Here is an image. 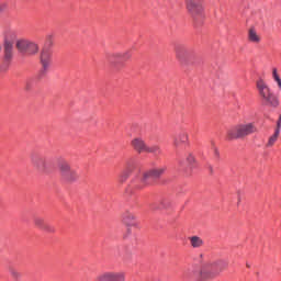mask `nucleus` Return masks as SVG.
<instances>
[{
    "label": "nucleus",
    "mask_w": 281,
    "mask_h": 281,
    "mask_svg": "<svg viewBox=\"0 0 281 281\" xmlns=\"http://www.w3.org/2000/svg\"><path fill=\"white\" fill-rule=\"evenodd\" d=\"M186 54H188V50H186L184 47L178 46L176 48V57L178 60H183V58H186Z\"/></svg>",
    "instance_id": "a878e982"
},
{
    "label": "nucleus",
    "mask_w": 281,
    "mask_h": 281,
    "mask_svg": "<svg viewBox=\"0 0 281 281\" xmlns=\"http://www.w3.org/2000/svg\"><path fill=\"white\" fill-rule=\"evenodd\" d=\"M4 36V43H12L14 44V41H16V31L14 29H5L3 32Z\"/></svg>",
    "instance_id": "6ab92c4d"
},
{
    "label": "nucleus",
    "mask_w": 281,
    "mask_h": 281,
    "mask_svg": "<svg viewBox=\"0 0 281 281\" xmlns=\"http://www.w3.org/2000/svg\"><path fill=\"white\" fill-rule=\"evenodd\" d=\"M3 47H4V59L7 61L12 60V52L14 49V44L4 42Z\"/></svg>",
    "instance_id": "4be33fe9"
},
{
    "label": "nucleus",
    "mask_w": 281,
    "mask_h": 281,
    "mask_svg": "<svg viewBox=\"0 0 281 281\" xmlns=\"http://www.w3.org/2000/svg\"><path fill=\"white\" fill-rule=\"evenodd\" d=\"M213 157L214 159H216V161H218V159H221V153L218 151V148L213 147Z\"/></svg>",
    "instance_id": "c85d7f7f"
},
{
    "label": "nucleus",
    "mask_w": 281,
    "mask_h": 281,
    "mask_svg": "<svg viewBox=\"0 0 281 281\" xmlns=\"http://www.w3.org/2000/svg\"><path fill=\"white\" fill-rule=\"evenodd\" d=\"M172 205H175V202H172V200H170L168 198H164L162 200H160L159 209L160 210H170V207H172Z\"/></svg>",
    "instance_id": "393cba45"
},
{
    "label": "nucleus",
    "mask_w": 281,
    "mask_h": 281,
    "mask_svg": "<svg viewBox=\"0 0 281 281\" xmlns=\"http://www.w3.org/2000/svg\"><path fill=\"white\" fill-rule=\"evenodd\" d=\"M52 45H54V42L48 40L40 53L42 74H47L52 67V64L54 63V50L52 49Z\"/></svg>",
    "instance_id": "0eeeda50"
},
{
    "label": "nucleus",
    "mask_w": 281,
    "mask_h": 281,
    "mask_svg": "<svg viewBox=\"0 0 281 281\" xmlns=\"http://www.w3.org/2000/svg\"><path fill=\"white\" fill-rule=\"evenodd\" d=\"M131 58H133V49L108 53L105 55V60L111 65V67H114V69H122Z\"/></svg>",
    "instance_id": "423d86ee"
},
{
    "label": "nucleus",
    "mask_w": 281,
    "mask_h": 281,
    "mask_svg": "<svg viewBox=\"0 0 281 281\" xmlns=\"http://www.w3.org/2000/svg\"><path fill=\"white\" fill-rule=\"evenodd\" d=\"M123 223L127 225V227H137V217L133 213H124Z\"/></svg>",
    "instance_id": "f3484780"
},
{
    "label": "nucleus",
    "mask_w": 281,
    "mask_h": 281,
    "mask_svg": "<svg viewBox=\"0 0 281 281\" xmlns=\"http://www.w3.org/2000/svg\"><path fill=\"white\" fill-rule=\"evenodd\" d=\"M280 131H281V116H279V119L277 121V127H276L274 132L280 134Z\"/></svg>",
    "instance_id": "c756f323"
},
{
    "label": "nucleus",
    "mask_w": 281,
    "mask_h": 281,
    "mask_svg": "<svg viewBox=\"0 0 281 281\" xmlns=\"http://www.w3.org/2000/svg\"><path fill=\"white\" fill-rule=\"evenodd\" d=\"M189 241H190L191 247H193V249H201V247H203V245H205V241H203V238H201L199 236L189 237Z\"/></svg>",
    "instance_id": "412c9836"
},
{
    "label": "nucleus",
    "mask_w": 281,
    "mask_h": 281,
    "mask_svg": "<svg viewBox=\"0 0 281 281\" xmlns=\"http://www.w3.org/2000/svg\"><path fill=\"white\" fill-rule=\"evenodd\" d=\"M167 170H168L167 166H160V167L146 170L145 175H147L149 182L153 184V181H155V179H161V177L166 175Z\"/></svg>",
    "instance_id": "2eb2a0df"
},
{
    "label": "nucleus",
    "mask_w": 281,
    "mask_h": 281,
    "mask_svg": "<svg viewBox=\"0 0 281 281\" xmlns=\"http://www.w3.org/2000/svg\"><path fill=\"white\" fill-rule=\"evenodd\" d=\"M272 76H273V79L276 80V82L278 83L279 89H281V79H280V75H278L277 68H273Z\"/></svg>",
    "instance_id": "cd10ccee"
},
{
    "label": "nucleus",
    "mask_w": 281,
    "mask_h": 281,
    "mask_svg": "<svg viewBox=\"0 0 281 281\" xmlns=\"http://www.w3.org/2000/svg\"><path fill=\"white\" fill-rule=\"evenodd\" d=\"M33 223L37 229H41V232H45L46 234H55L56 227L45 221V218L41 216H36L33 220Z\"/></svg>",
    "instance_id": "4468645a"
},
{
    "label": "nucleus",
    "mask_w": 281,
    "mask_h": 281,
    "mask_svg": "<svg viewBox=\"0 0 281 281\" xmlns=\"http://www.w3.org/2000/svg\"><path fill=\"white\" fill-rule=\"evenodd\" d=\"M16 49L24 56H34L38 54V45L29 40H19L15 44Z\"/></svg>",
    "instance_id": "1a4fd4ad"
},
{
    "label": "nucleus",
    "mask_w": 281,
    "mask_h": 281,
    "mask_svg": "<svg viewBox=\"0 0 281 281\" xmlns=\"http://www.w3.org/2000/svg\"><path fill=\"white\" fill-rule=\"evenodd\" d=\"M31 165L37 172H41L42 175H49L50 172H54L55 168L54 164L47 156H43L42 154H38L36 151L32 153L30 156Z\"/></svg>",
    "instance_id": "7ed1b4c3"
},
{
    "label": "nucleus",
    "mask_w": 281,
    "mask_h": 281,
    "mask_svg": "<svg viewBox=\"0 0 281 281\" xmlns=\"http://www.w3.org/2000/svg\"><path fill=\"white\" fill-rule=\"evenodd\" d=\"M148 186L153 184L145 171L142 176H135L132 178L130 182V188H132V190H144L145 188H148Z\"/></svg>",
    "instance_id": "9b49d317"
},
{
    "label": "nucleus",
    "mask_w": 281,
    "mask_h": 281,
    "mask_svg": "<svg viewBox=\"0 0 281 281\" xmlns=\"http://www.w3.org/2000/svg\"><path fill=\"white\" fill-rule=\"evenodd\" d=\"M0 52H1V45H0Z\"/></svg>",
    "instance_id": "473e14b6"
},
{
    "label": "nucleus",
    "mask_w": 281,
    "mask_h": 281,
    "mask_svg": "<svg viewBox=\"0 0 281 281\" xmlns=\"http://www.w3.org/2000/svg\"><path fill=\"white\" fill-rule=\"evenodd\" d=\"M0 12H3V5L0 4Z\"/></svg>",
    "instance_id": "2f4dec72"
},
{
    "label": "nucleus",
    "mask_w": 281,
    "mask_h": 281,
    "mask_svg": "<svg viewBox=\"0 0 281 281\" xmlns=\"http://www.w3.org/2000/svg\"><path fill=\"white\" fill-rule=\"evenodd\" d=\"M278 137H280V133L274 132L273 135H271L268 138V142L266 144V148H273V146H276V142H278Z\"/></svg>",
    "instance_id": "b1692460"
},
{
    "label": "nucleus",
    "mask_w": 281,
    "mask_h": 281,
    "mask_svg": "<svg viewBox=\"0 0 281 281\" xmlns=\"http://www.w3.org/2000/svg\"><path fill=\"white\" fill-rule=\"evenodd\" d=\"M131 146L135 153L142 155L143 153H147L149 155H154L155 157H159L164 151L161 150V146L159 145H148L146 140L142 137H136L131 140Z\"/></svg>",
    "instance_id": "20e7f679"
},
{
    "label": "nucleus",
    "mask_w": 281,
    "mask_h": 281,
    "mask_svg": "<svg viewBox=\"0 0 281 281\" xmlns=\"http://www.w3.org/2000/svg\"><path fill=\"white\" fill-rule=\"evenodd\" d=\"M131 175L128 171L126 170H122L120 173H119V177H117V183H120L121 186H123V183H126L128 181V179H131Z\"/></svg>",
    "instance_id": "5701e85b"
},
{
    "label": "nucleus",
    "mask_w": 281,
    "mask_h": 281,
    "mask_svg": "<svg viewBox=\"0 0 281 281\" xmlns=\"http://www.w3.org/2000/svg\"><path fill=\"white\" fill-rule=\"evenodd\" d=\"M227 269V261L218 260L205 262L202 266H192L186 272V278L191 281L214 280Z\"/></svg>",
    "instance_id": "f257e3e1"
},
{
    "label": "nucleus",
    "mask_w": 281,
    "mask_h": 281,
    "mask_svg": "<svg viewBox=\"0 0 281 281\" xmlns=\"http://www.w3.org/2000/svg\"><path fill=\"white\" fill-rule=\"evenodd\" d=\"M57 167L61 180H64L66 183H74V181H78V179L80 178L78 171L72 169L69 161H67V159L63 157L57 158Z\"/></svg>",
    "instance_id": "39448f33"
},
{
    "label": "nucleus",
    "mask_w": 281,
    "mask_h": 281,
    "mask_svg": "<svg viewBox=\"0 0 281 281\" xmlns=\"http://www.w3.org/2000/svg\"><path fill=\"white\" fill-rule=\"evenodd\" d=\"M9 67H10V64H2V65L0 66V70H1V71H5Z\"/></svg>",
    "instance_id": "7c9ffc66"
},
{
    "label": "nucleus",
    "mask_w": 281,
    "mask_h": 281,
    "mask_svg": "<svg viewBox=\"0 0 281 281\" xmlns=\"http://www.w3.org/2000/svg\"><path fill=\"white\" fill-rule=\"evenodd\" d=\"M190 146V138L186 132H180L173 136V147L176 150H183Z\"/></svg>",
    "instance_id": "ddd939ff"
},
{
    "label": "nucleus",
    "mask_w": 281,
    "mask_h": 281,
    "mask_svg": "<svg viewBox=\"0 0 281 281\" xmlns=\"http://www.w3.org/2000/svg\"><path fill=\"white\" fill-rule=\"evenodd\" d=\"M257 89L260 98H262V101L265 104H267V106H279L280 101L278 100V97L271 92V89H269V86H267L265 80L259 79L257 81Z\"/></svg>",
    "instance_id": "6e6552de"
},
{
    "label": "nucleus",
    "mask_w": 281,
    "mask_h": 281,
    "mask_svg": "<svg viewBox=\"0 0 281 281\" xmlns=\"http://www.w3.org/2000/svg\"><path fill=\"white\" fill-rule=\"evenodd\" d=\"M95 281H126L124 272L108 271L99 274Z\"/></svg>",
    "instance_id": "f8f14e48"
},
{
    "label": "nucleus",
    "mask_w": 281,
    "mask_h": 281,
    "mask_svg": "<svg viewBox=\"0 0 281 281\" xmlns=\"http://www.w3.org/2000/svg\"><path fill=\"white\" fill-rule=\"evenodd\" d=\"M257 131L258 127H256V123H238L227 130L226 139L228 142H233L234 139H245V137L254 135Z\"/></svg>",
    "instance_id": "f03ea898"
},
{
    "label": "nucleus",
    "mask_w": 281,
    "mask_h": 281,
    "mask_svg": "<svg viewBox=\"0 0 281 281\" xmlns=\"http://www.w3.org/2000/svg\"><path fill=\"white\" fill-rule=\"evenodd\" d=\"M186 5L193 19H201L203 16V0H186Z\"/></svg>",
    "instance_id": "9d476101"
},
{
    "label": "nucleus",
    "mask_w": 281,
    "mask_h": 281,
    "mask_svg": "<svg viewBox=\"0 0 281 281\" xmlns=\"http://www.w3.org/2000/svg\"><path fill=\"white\" fill-rule=\"evenodd\" d=\"M248 41L249 43H254L255 45H258L260 41H262L258 32L256 31V27H250L248 30Z\"/></svg>",
    "instance_id": "aec40b11"
},
{
    "label": "nucleus",
    "mask_w": 281,
    "mask_h": 281,
    "mask_svg": "<svg viewBox=\"0 0 281 281\" xmlns=\"http://www.w3.org/2000/svg\"><path fill=\"white\" fill-rule=\"evenodd\" d=\"M9 273L13 278V280H19V278H21V272H19L14 268H9Z\"/></svg>",
    "instance_id": "bb28decb"
},
{
    "label": "nucleus",
    "mask_w": 281,
    "mask_h": 281,
    "mask_svg": "<svg viewBox=\"0 0 281 281\" xmlns=\"http://www.w3.org/2000/svg\"><path fill=\"white\" fill-rule=\"evenodd\" d=\"M123 170H125V172H128L130 175H133V172L137 170V158H128L125 161V168Z\"/></svg>",
    "instance_id": "a211bd4d"
},
{
    "label": "nucleus",
    "mask_w": 281,
    "mask_h": 281,
    "mask_svg": "<svg viewBox=\"0 0 281 281\" xmlns=\"http://www.w3.org/2000/svg\"><path fill=\"white\" fill-rule=\"evenodd\" d=\"M195 161L196 160L194 159L192 154H189V156L187 157L186 161L179 160L178 169L181 170L182 172H188V170H192V168H194Z\"/></svg>",
    "instance_id": "dca6fc26"
}]
</instances>
